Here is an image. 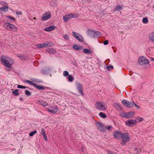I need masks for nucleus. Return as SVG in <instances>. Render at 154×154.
Masks as SVG:
<instances>
[{"label": "nucleus", "mask_w": 154, "mask_h": 154, "mask_svg": "<svg viewBox=\"0 0 154 154\" xmlns=\"http://www.w3.org/2000/svg\"><path fill=\"white\" fill-rule=\"evenodd\" d=\"M76 88L79 92L82 95H83V92L81 84L79 83H77L76 84Z\"/></svg>", "instance_id": "obj_13"}, {"label": "nucleus", "mask_w": 154, "mask_h": 154, "mask_svg": "<svg viewBox=\"0 0 154 154\" xmlns=\"http://www.w3.org/2000/svg\"><path fill=\"white\" fill-rule=\"evenodd\" d=\"M150 59L152 61H154V58L150 57Z\"/></svg>", "instance_id": "obj_51"}, {"label": "nucleus", "mask_w": 154, "mask_h": 154, "mask_svg": "<svg viewBox=\"0 0 154 154\" xmlns=\"http://www.w3.org/2000/svg\"><path fill=\"white\" fill-rule=\"evenodd\" d=\"M136 120L134 119L128 120L126 121L125 124L127 126L130 127L133 125L134 124L136 123Z\"/></svg>", "instance_id": "obj_7"}, {"label": "nucleus", "mask_w": 154, "mask_h": 154, "mask_svg": "<svg viewBox=\"0 0 154 154\" xmlns=\"http://www.w3.org/2000/svg\"><path fill=\"white\" fill-rule=\"evenodd\" d=\"M96 108L101 111L105 110L107 108V106L105 103L101 102H97L95 104Z\"/></svg>", "instance_id": "obj_2"}, {"label": "nucleus", "mask_w": 154, "mask_h": 154, "mask_svg": "<svg viewBox=\"0 0 154 154\" xmlns=\"http://www.w3.org/2000/svg\"><path fill=\"white\" fill-rule=\"evenodd\" d=\"M83 52L86 54H90V51L87 48H85L83 50Z\"/></svg>", "instance_id": "obj_30"}, {"label": "nucleus", "mask_w": 154, "mask_h": 154, "mask_svg": "<svg viewBox=\"0 0 154 154\" xmlns=\"http://www.w3.org/2000/svg\"><path fill=\"white\" fill-rule=\"evenodd\" d=\"M73 48L76 50H79L82 49V47L79 45H78L77 44H75L73 46Z\"/></svg>", "instance_id": "obj_22"}, {"label": "nucleus", "mask_w": 154, "mask_h": 154, "mask_svg": "<svg viewBox=\"0 0 154 154\" xmlns=\"http://www.w3.org/2000/svg\"><path fill=\"white\" fill-rule=\"evenodd\" d=\"M121 137L124 142H127L130 139L129 134L127 132L124 133H122Z\"/></svg>", "instance_id": "obj_4"}, {"label": "nucleus", "mask_w": 154, "mask_h": 154, "mask_svg": "<svg viewBox=\"0 0 154 154\" xmlns=\"http://www.w3.org/2000/svg\"><path fill=\"white\" fill-rule=\"evenodd\" d=\"M138 62L141 65L148 64L149 63L148 60L146 57L143 56H142L139 58Z\"/></svg>", "instance_id": "obj_3"}, {"label": "nucleus", "mask_w": 154, "mask_h": 154, "mask_svg": "<svg viewBox=\"0 0 154 154\" xmlns=\"http://www.w3.org/2000/svg\"><path fill=\"white\" fill-rule=\"evenodd\" d=\"M134 116V112H126V118L129 119L132 118Z\"/></svg>", "instance_id": "obj_16"}, {"label": "nucleus", "mask_w": 154, "mask_h": 154, "mask_svg": "<svg viewBox=\"0 0 154 154\" xmlns=\"http://www.w3.org/2000/svg\"><path fill=\"white\" fill-rule=\"evenodd\" d=\"M42 135L43 136V137H44L45 140H47V137L46 135L45 134V133L42 134Z\"/></svg>", "instance_id": "obj_42"}, {"label": "nucleus", "mask_w": 154, "mask_h": 154, "mask_svg": "<svg viewBox=\"0 0 154 154\" xmlns=\"http://www.w3.org/2000/svg\"><path fill=\"white\" fill-rule=\"evenodd\" d=\"M4 27L6 29L9 28L11 30L15 29L14 31L17 30L16 26L14 25L8 23H5L3 24Z\"/></svg>", "instance_id": "obj_6"}, {"label": "nucleus", "mask_w": 154, "mask_h": 154, "mask_svg": "<svg viewBox=\"0 0 154 154\" xmlns=\"http://www.w3.org/2000/svg\"><path fill=\"white\" fill-rule=\"evenodd\" d=\"M122 103L124 106L128 108L133 107L134 104V101L131 102L125 100H123L122 101Z\"/></svg>", "instance_id": "obj_5"}, {"label": "nucleus", "mask_w": 154, "mask_h": 154, "mask_svg": "<svg viewBox=\"0 0 154 154\" xmlns=\"http://www.w3.org/2000/svg\"><path fill=\"white\" fill-rule=\"evenodd\" d=\"M134 105L137 108H138V109H139L140 108V107L138 106L136 104H135L134 103Z\"/></svg>", "instance_id": "obj_50"}, {"label": "nucleus", "mask_w": 154, "mask_h": 154, "mask_svg": "<svg viewBox=\"0 0 154 154\" xmlns=\"http://www.w3.org/2000/svg\"><path fill=\"white\" fill-rule=\"evenodd\" d=\"M121 134L122 132L121 131H115L113 133V136L115 138H118L120 136H121Z\"/></svg>", "instance_id": "obj_14"}, {"label": "nucleus", "mask_w": 154, "mask_h": 154, "mask_svg": "<svg viewBox=\"0 0 154 154\" xmlns=\"http://www.w3.org/2000/svg\"><path fill=\"white\" fill-rule=\"evenodd\" d=\"M33 19H34V20H36V18L35 17H34L33 18Z\"/></svg>", "instance_id": "obj_59"}, {"label": "nucleus", "mask_w": 154, "mask_h": 154, "mask_svg": "<svg viewBox=\"0 0 154 154\" xmlns=\"http://www.w3.org/2000/svg\"><path fill=\"white\" fill-rule=\"evenodd\" d=\"M110 68L111 69H113V67L112 66H110L107 67V69L109 70L110 69L109 68Z\"/></svg>", "instance_id": "obj_47"}, {"label": "nucleus", "mask_w": 154, "mask_h": 154, "mask_svg": "<svg viewBox=\"0 0 154 154\" xmlns=\"http://www.w3.org/2000/svg\"><path fill=\"white\" fill-rule=\"evenodd\" d=\"M36 46L37 48H43L45 47L44 42L42 43L37 44L36 45Z\"/></svg>", "instance_id": "obj_21"}, {"label": "nucleus", "mask_w": 154, "mask_h": 154, "mask_svg": "<svg viewBox=\"0 0 154 154\" xmlns=\"http://www.w3.org/2000/svg\"><path fill=\"white\" fill-rule=\"evenodd\" d=\"M8 7L7 6H5L2 7V10L4 12H7L8 11Z\"/></svg>", "instance_id": "obj_26"}, {"label": "nucleus", "mask_w": 154, "mask_h": 154, "mask_svg": "<svg viewBox=\"0 0 154 154\" xmlns=\"http://www.w3.org/2000/svg\"><path fill=\"white\" fill-rule=\"evenodd\" d=\"M125 142H124V141H123L122 143H121L122 144V145H124L125 144Z\"/></svg>", "instance_id": "obj_55"}, {"label": "nucleus", "mask_w": 154, "mask_h": 154, "mask_svg": "<svg viewBox=\"0 0 154 154\" xmlns=\"http://www.w3.org/2000/svg\"><path fill=\"white\" fill-rule=\"evenodd\" d=\"M69 73L68 72L66 71H64L63 72V75L64 76H66L68 75Z\"/></svg>", "instance_id": "obj_38"}, {"label": "nucleus", "mask_w": 154, "mask_h": 154, "mask_svg": "<svg viewBox=\"0 0 154 154\" xmlns=\"http://www.w3.org/2000/svg\"><path fill=\"white\" fill-rule=\"evenodd\" d=\"M55 29V27L54 26H50L44 29V30L47 32L51 31Z\"/></svg>", "instance_id": "obj_17"}, {"label": "nucleus", "mask_w": 154, "mask_h": 154, "mask_svg": "<svg viewBox=\"0 0 154 154\" xmlns=\"http://www.w3.org/2000/svg\"><path fill=\"white\" fill-rule=\"evenodd\" d=\"M76 34L77 33L75 32H72L73 35L75 38L77 39L80 42H83L84 40V38L82 37L81 35H79L78 33L77 34L79 35V36H77Z\"/></svg>", "instance_id": "obj_11"}, {"label": "nucleus", "mask_w": 154, "mask_h": 154, "mask_svg": "<svg viewBox=\"0 0 154 154\" xmlns=\"http://www.w3.org/2000/svg\"><path fill=\"white\" fill-rule=\"evenodd\" d=\"M68 79L70 82H72L74 80L73 77L71 75H69L68 76Z\"/></svg>", "instance_id": "obj_33"}, {"label": "nucleus", "mask_w": 154, "mask_h": 154, "mask_svg": "<svg viewBox=\"0 0 154 154\" xmlns=\"http://www.w3.org/2000/svg\"><path fill=\"white\" fill-rule=\"evenodd\" d=\"M12 93L15 96H18L19 95L18 90L17 89H16L14 91H12Z\"/></svg>", "instance_id": "obj_24"}, {"label": "nucleus", "mask_w": 154, "mask_h": 154, "mask_svg": "<svg viewBox=\"0 0 154 154\" xmlns=\"http://www.w3.org/2000/svg\"><path fill=\"white\" fill-rule=\"evenodd\" d=\"M99 115L101 117L103 118H106V115L102 112H100Z\"/></svg>", "instance_id": "obj_34"}, {"label": "nucleus", "mask_w": 154, "mask_h": 154, "mask_svg": "<svg viewBox=\"0 0 154 154\" xmlns=\"http://www.w3.org/2000/svg\"><path fill=\"white\" fill-rule=\"evenodd\" d=\"M94 30L88 29L87 31L88 34L91 37H93Z\"/></svg>", "instance_id": "obj_20"}, {"label": "nucleus", "mask_w": 154, "mask_h": 154, "mask_svg": "<svg viewBox=\"0 0 154 154\" xmlns=\"http://www.w3.org/2000/svg\"><path fill=\"white\" fill-rule=\"evenodd\" d=\"M52 2L51 3V4H52V2ZM51 6H53V7H54V6H55V5H51Z\"/></svg>", "instance_id": "obj_57"}, {"label": "nucleus", "mask_w": 154, "mask_h": 154, "mask_svg": "<svg viewBox=\"0 0 154 154\" xmlns=\"http://www.w3.org/2000/svg\"><path fill=\"white\" fill-rule=\"evenodd\" d=\"M48 111L52 113H55L57 112L58 110V109L56 106L52 107L50 106L47 108Z\"/></svg>", "instance_id": "obj_9"}, {"label": "nucleus", "mask_w": 154, "mask_h": 154, "mask_svg": "<svg viewBox=\"0 0 154 154\" xmlns=\"http://www.w3.org/2000/svg\"><path fill=\"white\" fill-rule=\"evenodd\" d=\"M2 8H0V11H2Z\"/></svg>", "instance_id": "obj_58"}, {"label": "nucleus", "mask_w": 154, "mask_h": 154, "mask_svg": "<svg viewBox=\"0 0 154 154\" xmlns=\"http://www.w3.org/2000/svg\"><path fill=\"white\" fill-rule=\"evenodd\" d=\"M32 80L33 81L37 82H39V81H38V80L37 79H32Z\"/></svg>", "instance_id": "obj_44"}, {"label": "nucleus", "mask_w": 154, "mask_h": 154, "mask_svg": "<svg viewBox=\"0 0 154 154\" xmlns=\"http://www.w3.org/2000/svg\"><path fill=\"white\" fill-rule=\"evenodd\" d=\"M25 94L28 96H29L31 95V93L28 90H26L25 91Z\"/></svg>", "instance_id": "obj_36"}, {"label": "nucleus", "mask_w": 154, "mask_h": 154, "mask_svg": "<svg viewBox=\"0 0 154 154\" xmlns=\"http://www.w3.org/2000/svg\"><path fill=\"white\" fill-rule=\"evenodd\" d=\"M41 133L42 134L45 133V130L43 128L41 129Z\"/></svg>", "instance_id": "obj_43"}, {"label": "nucleus", "mask_w": 154, "mask_h": 154, "mask_svg": "<svg viewBox=\"0 0 154 154\" xmlns=\"http://www.w3.org/2000/svg\"><path fill=\"white\" fill-rule=\"evenodd\" d=\"M142 21L143 23H146L148 22V20L147 18L145 17L143 19Z\"/></svg>", "instance_id": "obj_35"}, {"label": "nucleus", "mask_w": 154, "mask_h": 154, "mask_svg": "<svg viewBox=\"0 0 154 154\" xmlns=\"http://www.w3.org/2000/svg\"><path fill=\"white\" fill-rule=\"evenodd\" d=\"M111 128L112 126L111 125L108 126H104V128L105 129L106 128L109 130Z\"/></svg>", "instance_id": "obj_40"}, {"label": "nucleus", "mask_w": 154, "mask_h": 154, "mask_svg": "<svg viewBox=\"0 0 154 154\" xmlns=\"http://www.w3.org/2000/svg\"><path fill=\"white\" fill-rule=\"evenodd\" d=\"M109 43L108 41L107 40H105L103 42L104 45H107Z\"/></svg>", "instance_id": "obj_45"}, {"label": "nucleus", "mask_w": 154, "mask_h": 154, "mask_svg": "<svg viewBox=\"0 0 154 154\" xmlns=\"http://www.w3.org/2000/svg\"><path fill=\"white\" fill-rule=\"evenodd\" d=\"M7 17L9 19H11L13 21H14L15 20V18L14 17H12L10 16H8Z\"/></svg>", "instance_id": "obj_41"}, {"label": "nucleus", "mask_w": 154, "mask_h": 154, "mask_svg": "<svg viewBox=\"0 0 154 154\" xmlns=\"http://www.w3.org/2000/svg\"><path fill=\"white\" fill-rule=\"evenodd\" d=\"M51 14L49 12H46L42 16V20H48L51 18Z\"/></svg>", "instance_id": "obj_8"}, {"label": "nucleus", "mask_w": 154, "mask_h": 154, "mask_svg": "<svg viewBox=\"0 0 154 154\" xmlns=\"http://www.w3.org/2000/svg\"><path fill=\"white\" fill-rule=\"evenodd\" d=\"M107 152L108 154H117L116 152H113L110 150H107Z\"/></svg>", "instance_id": "obj_39"}, {"label": "nucleus", "mask_w": 154, "mask_h": 154, "mask_svg": "<svg viewBox=\"0 0 154 154\" xmlns=\"http://www.w3.org/2000/svg\"><path fill=\"white\" fill-rule=\"evenodd\" d=\"M9 68H5V70L7 71H10V69H9Z\"/></svg>", "instance_id": "obj_53"}, {"label": "nucleus", "mask_w": 154, "mask_h": 154, "mask_svg": "<svg viewBox=\"0 0 154 154\" xmlns=\"http://www.w3.org/2000/svg\"><path fill=\"white\" fill-rule=\"evenodd\" d=\"M37 132L36 130H35L31 132L29 134V136L30 137L32 136L34 134H35Z\"/></svg>", "instance_id": "obj_32"}, {"label": "nucleus", "mask_w": 154, "mask_h": 154, "mask_svg": "<svg viewBox=\"0 0 154 154\" xmlns=\"http://www.w3.org/2000/svg\"><path fill=\"white\" fill-rule=\"evenodd\" d=\"M26 88V87L23 86L22 88Z\"/></svg>", "instance_id": "obj_56"}, {"label": "nucleus", "mask_w": 154, "mask_h": 154, "mask_svg": "<svg viewBox=\"0 0 154 154\" xmlns=\"http://www.w3.org/2000/svg\"><path fill=\"white\" fill-rule=\"evenodd\" d=\"M101 35V33L97 31L94 30V35L93 37L97 38L98 36H100Z\"/></svg>", "instance_id": "obj_19"}, {"label": "nucleus", "mask_w": 154, "mask_h": 154, "mask_svg": "<svg viewBox=\"0 0 154 154\" xmlns=\"http://www.w3.org/2000/svg\"><path fill=\"white\" fill-rule=\"evenodd\" d=\"M2 63L9 68H11L12 65L13 64V60L7 56L2 55L1 57Z\"/></svg>", "instance_id": "obj_1"}, {"label": "nucleus", "mask_w": 154, "mask_h": 154, "mask_svg": "<svg viewBox=\"0 0 154 154\" xmlns=\"http://www.w3.org/2000/svg\"><path fill=\"white\" fill-rule=\"evenodd\" d=\"M34 87L39 89H45L44 87L43 86H41L38 85H37L36 84H35L34 85Z\"/></svg>", "instance_id": "obj_29"}, {"label": "nucleus", "mask_w": 154, "mask_h": 154, "mask_svg": "<svg viewBox=\"0 0 154 154\" xmlns=\"http://www.w3.org/2000/svg\"><path fill=\"white\" fill-rule=\"evenodd\" d=\"M72 15H74V14L72 13L63 16V19L65 22H66L69 19L72 18V17H73Z\"/></svg>", "instance_id": "obj_12"}, {"label": "nucleus", "mask_w": 154, "mask_h": 154, "mask_svg": "<svg viewBox=\"0 0 154 154\" xmlns=\"http://www.w3.org/2000/svg\"><path fill=\"white\" fill-rule=\"evenodd\" d=\"M63 38L66 40H68L69 38V36L68 35L65 34L63 35Z\"/></svg>", "instance_id": "obj_37"}, {"label": "nucleus", "mask_w": 154, "mask_h": 154, "mask_svg": "<svg viewBox=\"0 0 154 154\" xmlns=\"http://www.w3.org/2000/svg\"><path fill=\"white\" fill-rule=\"evenodd\" d=\"M96 125L98 129L102 132L105 131L104 126L103 123L97 122L96 123Z\"/></svg>", "instance_id": "obj_10"}, {"label": "nucleus", "mask_w": 154, "mask_h": 154, "mask_svg": "<svg viewBox=\"0 0 154 154\" xmlns=\"http://www.w3.org/2000/svg\"><path fill=\"white\" fill-rule=\"evenodd\" d=\"M122 8V6H121L118 5L116 7L115 10L118 11L121 10Z\"/></svg>", "instance_id": "obj_31"}, {"label": "nucleus", "mask_w": 154, "mask_h": 154, "mask_svg": "<svg viewBox=\"0 0 154 154\" xmlns=\"http://www.w3.org/2000/svg\"><path fill=\"white\" fill-rule=\"evenodd\" d=\"M45 47H50L54 46V44L53 43L49 41H46L44 42Z\"/></svg>", "instance_id": "obj_18"}, {"label": "nucleus", "mask_w": 154, "mask_h": 154, "mask_svg": "<svg viewBox=\"0 0 154 154\" xmlns=\"http://www.w3.org/2000/svg\"><path fill=\"white\" fill-rule=\"evenodd\" d=\"M17 57L21 59H23L24 57L22 55H18Z\"/></svg>", "instance_id": "obj_48"}, {"label": "nucleus", "mask_w": 154, "mask_h": 154, "mask_svg": "<svg viewBox=\"0 0 154 154\" xmlns=\"http://www.w3.org/2000/svg\"><path fill=\"white\" fill-rule=\"evenodd\" d=\"M72 16L73 17H73V18L77 17L74 14V15H72Z\"/></svg>", "instance_id": "obj_54"}, {"label": "nucleus", "mask_w": 154, "mask_h": 154, "mask_svg": "<svg viewBox=\"0 0 154 154\" xmlns=\"http://www.w3.org/2000/svg\"><path fill=\"white\" fill-rule=\"evenodd\" d=\"M137 119H138L139 120V121L140 122H142L143 120V119L140 117H138L137 118Z\"/></svg>", "instance_id": "obj_46"}, {"label": "nucleus", "mask_w": 154, "mask_h": 154, "mask_svg": "<svg viewBox=\"0 0 154 154\" xmlns=\"http://www.w3.org/2000/svg\"><path fill=\"white\" fill-rule=\"evenodd\" d=\"M25 82L26 83L29 84L30 85H33L34 86L35 84L34 82L30 81L29 80H25Z\"/></svg>", "instance_id": "obj_28"}, {"label": "nucleus", "mask_w": 154, "mask_h": 154, "mask_svg": "<svg viewBox=\"0 0 154 154\" xmlns=\"http://www.w3.org/2000/svg\"><path fill=\"white\" fill-rule=\"evenodd\" d=\"M20 100L21 101H23V97H21L20 98Z\"/></svg>", "instance_id": "obj_52"}, {"label": "nucleus", "mask_w": 154, "mask_h": 154, "mask_svg": "<svg viewBox=\"0 0 154 154\" xmlns=\"http://www.w3.org/2000/svg\"><path fill=\"white\" fill-rule=\"evenodd\" d=\"M119 115L122 118H126V112H122L120 113Z\"/></svg>", "instance_id": "obj_27"}, {"label": "nucleus", "mask_w": 154, "mask_h": 154, "mask_svg": "<svg viewBox=\"0 0 154 154\" xmlns=\"http://www.w3.org/2000/svg\"><path fill=\"white\" fill-rule=\"evenodd\" d=\"M40 103L41 105L43 106H47L48 105L47 103L43 100H42L40 101Z\"/></svg>", "instance_id": "obj_25"}, {"label": "nucleus", "mask_w": 154, "mask_h": 154, "mask_svg": "<svg viewBox=\"0 0 154 154\" xmlns=\"http://www.w3.org/2000/svg\"><path fill=\"white\" fill-rule=\"evenodd\" d=\"M148 38L151 42H154V31L152 32L149 34Z\"/></svg>", "instance_id": "obj_15"}, {"label": "nucleus", "mask_w": 154, "mask_h": 154, "mask_svg": "<svg viewBox=\"0 0 154 154\" xmlns=\"http://www.w3.org/2000/svg\"><path fill=\"white\" fill-rule=\"evenodd\" d=\"M46 51L52 54L56 52L55 50L53 49H51L50 48L47 49H46Z\"/></svg>", "instance_id": "obj_23"}, {"label": "nucleus", "mask_w": 154, "mask_h": 154, "mask_svg": "<svg viewBox=\"0 0 154 154\" xmlns=\"http://www.w3.org/2000/svg\"><path fill=\"white\" fill-rule=\"evenodd\" d=\"M17 88H22L23 87V86L20 85H18L17 86Z\"/></svg>", "instance_id": "obj_49"}]
</instances>
